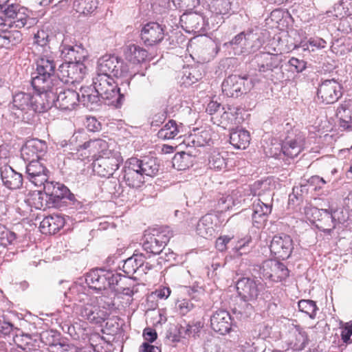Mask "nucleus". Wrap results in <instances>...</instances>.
I'll return each instance as SVG.
<instances>
[{
  "mask_svg": "<svg viewBox=\"0 0 352 352\" xmlns=\"http://www.w3.org/2000/svg\"><path fill=\"white\" fill-rule=\"evenodd\" d=\"M64 295L69 301L74 300L78 302L76 311L83 320L100 324L104 322L109 315L107 309L98 306V298L89 294V289L81 283H75Z\"/></svg>",
  "mask_w": 352,
  "mask_h": 352,
  "instance_id": "f257e3e1",
  "label": "nucleus"
},
{
  "mask_svg": "<svg viewBox=\"0 0 352 352\" xmlns=\"http://www.w3.org/2000/svg\"><path fill=\"white\" fill-rule=\"evenodd\" d=\"M87 150L93 162V170L101 177H109L118 168L122 158L118 151L109 148L108 143L100 139L85 142L81 146Z\"/></svg>",
  "mask_w": 352,
  "mask_h": 352,
  "instance_id": "f03ea898",
  "label": "nucleus"
},
{
  "mask_svg": "<svg viewBox=\"0 0 352 352\" xmlns=\"http://www.w3.org/2000/svg\"><path fill=\"white\" fill-rule=\"evenodd\" d=\"M56 55L50 47H45L36 61V72L32 78V85L36 91H45L56 84L52 79L55 74Z\"/></svg>",
  "mask_w": 352,
  "mask_h": 352,
  "instance_id": "7ed1b4c3",
  "label": "nucleus"
},
{
  "mask_svg": "<svg viewBox=\"0 0 352 352\" xmlns=\"http://www.w3.org/2000/svg\"><path fill=\"white\" fill-rule=\"evenodd\" d=\"M131 82V78L120 80L118 87V82H115L111 76L106 75H96L93 80V85L96 91L101 98L109 100L111 104L116 102L120 104L124 94L120 93V90L126 91Z\"/></svg>",
  "mask_w": 352,
  "mask_h": 352,
  "instance_id": "20e7f679",
  "label": "nucleus"
},
{
  "mask_svg": "<svg viewBox=\"0 0 352 352\" xmlns=\"http://www.w3.org/2000/svg\"><path fill=\"white\" fill-rule=\"evenodd\" d=\"M59 82L44 91L46 111L52 107L63 110H72L79 103L80 94L72 89H63Z\"/></svg>",
  "mask_w": 352,
  "mask_h": 352,
  "instance_id": "39448f33",
  "label": "nucleus"
},
{
  "mask_svg": "<svg viewBox=\"0 0 352 352\" xmlns=\"http://www.w3.org/2000/svg\"><path fill=\"white\" fill-rule=\"evenodd\" d=\"M44 93V91H37L36 94L25 92L15 94L9 106L10 111L17 118L30 110L34 112L45 111Z\"/></svg>",
  "mask_w": 352,
  "mask_h": 352,
  "instance_id": "423d86ee",
  "label": "nucleus"
},
{
  "mask_svg": "<svg viewBox=\"0 0 352 352\" xmlns=\"http://www.w3.org/2000/svg\"><path fill=\"white\" fill-rule=\"evenodd\" d=\"M120 279V276L118 274L102 269H96L87 274L86 285H82L89 289V294H91V290L100 291L118 285Z\"/></svg>",
  "mask_w": 352,
  "mask_h": 352,
  "instance_id": "0eeeda50",
  "label": "nucleus"
},
{
  "mask_svg": "<svg viewBox=\"0 0 352 352\" xmlns=\"http://www.w3.org/2000/svg\"><path fill=\"white\" fill-rule=\"evenodd\" d=\"M128 65L123 60L114 55L106 54L99 58L97 66L96 75L113 76L116 78H131L129 75Z\"/></svg>",
  "mask_w": 352,
  "mask_h": 352,
  "instance_id": "6e6552de",
  "label": "nucleus"
},
{
  "mask_svg": "<svg viewBox=\"0 0 352 352\" xmlns=\"http://www.w3.org/2000/svg\"><path fill=\"white\" fill-rule=\"evenodd\" d=\"M172 236L168 228H154L145 233L142 244L143 249L153 254H159Z\"/></svg>",
  "mask_w": 352,
  "mask_h": 352,
  "instance_id": "1a4fd4ad",
  "label": "nucleus"
},
{
  "mask_svg": "<svg viewBox=\"0 0 352 352\" xmlns=\"http://www.w3.org/2000/svg\"><path fill=\"white\" fill-rule=\"evenodd\" d=\"M87 69L82 62H70L61 64L57 71L59 84L80 82L85 77Z\"/></svg>",
  "mask_w": 352,
  "mask_h": 352,
  "instance_id": "9d476101",
  "label": "nucleus"
},
{
  "mask_svg": "<svg viewBox=\"0 0 352 352\" xmlns=\"http://www.w3.org/2000/svg\"><path fill=\"white\" fill-rule=\"evenodd\" d=\"M252 86L251 80L248 77L231 75L223 80L222 91L228 97L237 98L249 91Z\"/></svg>",
  "mask_w": 352,
  "mask_h": 352,
  "instance_id": "9b49d317",
  "label": "nucleus"
},
{
  "mask_svg": "<svg viewBox=\"0 0 352 352\" xmlns=\"http://www.w3.org/2000/svg\"><path fill=\"white\" fill-rule=\"evenodd\" d=\"M342 85L336 80H325L318 87L317 99L323 104H333L342 96Z\"/></svg>",
  "mask_w": 352,
  "mask_h": 352,
  "instance_id": "f8f14e48",
  "label": "nucleus"
},
{
  "mask_svg": "<svg viewBox=\"0 0 352 352\" xmlns=\"http://www.w3.org/2000/svg\"><path fill=\"white\" fill-rule=\"evenodd\" d=\"M263 285L257 279L244 277L236 283V290L244 301L256 300L263 290Z\"/></svg>",
  "mask_w": 352,
  "mask_h": 352,
  "instance_id": "ddd939ff",
  "label": "nucleus"
},
{
  "mask_svg": "<svg viewBox=\"0 0 352 352\" xmlns=\"http://www.w3.org/2000/svg\"><path fill=\"white\" fill-rule=\"evenodd\" d=\"M180 23L187 32L201 33L214 28L213 24L210 26L208 20L206 21L204 16L197 12L184 13L180 17Z\"/></svg>",
  "mask_w": 352,
  "mask_h": 352,
  "instance_id": "4468645a",
  "label": "nucleus"
},
{
  "mask_svg": "<svg viewBox=\"0 0 352 352\" xmlns=\"http://www.w3.org/2000/svg\"><path fill=\"white\" fill-rule=\"evenodd\" d=\"M260 274L264 278L278 282L289 276V270L283 263L276 260L270 259L262 263L260 267Z\"/></svg>",
  "mask_w": 352,
  "mask_h": 352,
  "instance_id": "2eb2a0df",
  "label": "nucleus"
},
{
  "mask_svg": "<svg viewBox=\"0 0 352 352\" xmlns=\"http://www.w3.org/2000/svg\"><path fill=\"white\" fill-rule=\"evenodd\" d=\"M270 249L271 253L277 258L287 259L294 249L293 240L287 234L276 235L271 241Z\"/></svg>",
  "mask_w": 352,
  "mask_h": 352,
  "instance_id": "dca6fc26",
  "label": "nucleus"
},
{
  "mask_svg": "<svg viewBox=\"0 0 352 352\" xmlns=\"http://www.w3.org/2000/svg\"><path fill=\"white\" fill-rule=\"evenodd\" d=\"M47 150L45 141L38 139L28 140L21 148V155L24 161L30 162L34 160L43 161Z\"/></svg>",
  "mask_w": 352,
  "mask_h": 352,
  "instance_id": "f3484780",
  "label": "nucleus"
},
{
  "mask_svg": "<svg viewBox=\"0 0 352 352\" xmlns=\"http://www.w3.org/2000/svg\"><path fill=\"white\" fill-rule=\"evenodd\" d=\"M49 170L42 161L28 162L26 173L29 181L36 186H43L49 177Z\"/></svg>",
  "mask_w": 352,
  "mask_h": 352,
  "instance_id": "a211bd4d",
  "label": "nucleus"
},
{
  "mask_svg": "<svg viewBox=\"0 0 352 352\" xmlns=\"http://www.w3.org/2000/svg\"><path fill=\"white\" fill-rule=\"evenodd\" d=\"M272 197L270 195L269 201L264 202L261 198L256 199L252 204V223L254 227L262 228L267 220L268 215L272 211Z\"/></svg>",
  "mask_w": 352,
  "mask_h": 352,
  "instance_id": "6ab92c4d",
  "label": "nucleus"
},
{
  "mask_svg": "<svg viewBox=\"0 0 352 352\" xmlns=\"http://www.w3.org/2000/svg\"><path fill=\"white\" fill-rule=\"evenodd\" d=\"M202 325L201 322H197L192 324H186L185 325L176 326L173 331H170L168 338L173 342H180L182 339H188L191 337L195 338L198 336Z\"/></svg>",
  "mask_w": 352,
  "mask_h": 352,
  "instance_id": "aec40b11",
  "label": "nucleus"
},
{
  "mask_svg": "<svg viewBox=\"0 0 352 352\" xmlns=\"http://www.w3.org/2000/svg\"><path fill=\"white\" fill-rule=\"evenodd\" d=\"M342 214V210H336L333 211H329L328 210H323L321 217L319 218L316 226L322 231L330 233L333 230L336 224L342 223L345 221L344 217L340 216Z\"/></svg>",
  "mask_w": 352,
  "mask_h": 352,
  "instance_id": "412c9836",
  "label": "nucleus"
},
{
  "mask_svg": "<svg viewBox=\"0 0 352 352\" xmlns=\"http://www.w3.org/2000/svg\"><path fill=\"white\" fill-rule=\"evenodd\" d=\"M164 29L157 23L151 22L144 25L141 31V38L146 45L152 46L164 38Z\"/></svg>",
  "mask_w": 352,
  "mask_h": 352,
  "instance_id": "4be33fe9",
  "label": "nucleus"
},
{
  "mask_svg": "<svg viewBox=\"0 0 352 352\" xmlns=\"http://www.w3.org/2000/svg\"><path fill=\"white\" fill-rule=\"evenodd\" d=\"M210 325L212 329L225 335L232 329V321L230 314L225 310H219L213 314L210 318Z\"/></svg>",
  "mask_w": 352,
  "mask_h": 352,
  "instance_id": "5701e85b",
  "label": "nucleus"
},
{
  "mask_svg": "<svg viewBox=\"0 0 352 352\" xmlns=\"http://www.w3.org/2000/svg\"><path fill=\"white\" fill-rule=\"evenodd\" d=\"M280 61V58L278 55L266 52L256 54L253 60V62L257 64L258 70L261 73L278 69Z\"/></svg>",
  "mask_w": 352,
  "mask_h": 352,
  "instance_id": "b1692460",
  "label": "nucleus"
},
{
  "mask_svg": "<svg viewBox=\"0 0 352 352\" xmlns=\"http://www.w3.org/2000/svg\"><path fill=\"white\" fill-rule=\"evenodd\" d=\"M257 39L256 34L252 32H242L236 35L230 41L224 43L225 46H232L236 52V54H240L246 52L250 47H252L253 45H250V42Z\"/></svg>",
  "mask_w": 352,
  "mask_h": 352,
  "instance_id": "393cba45",
  "label": "nucleus"
},
{
  "mask_svg": "<svg viewBox=\"0 0 352 352\" xmlns=\"http://www.w3.org/2000/svg\"><path fill=\"white\" fill-rule=\"evenodd\" d=\"M79 102L89 110L97 109L100 104L101 97L91 86L83 87L80 89Z\"/></svg>",
  "mask_w": 352,
  "mask_h": 352,
  "instance_id": "a878e982",
  "label": "nucleus"
},
{
  "mask_svg": "<svg viewBox=\"0 0 352 352\" xmlns=\"http://www.w3.org/2000/svg\"><path fill=\"white\" fill-rule=\"evenodd\" d=\"M137 158H131L125 170L124 179L128 186L138 188L144 182V175L138 169Z\"/></svg>",
  "mask_w": 352,
  "mask_h": 352,
  "instance_id": "bb28decb",
  "label": "nucleus"
},
{
  "mask_svg": "<svg viewBox=\"0 0 352 352\" xmlns=\"http://www.w3.org/2000/svg\"><path fill=\"white\" fill-rule=\"evenodd\" d=\"M1 177L3 184L9 189L16 190L22 186V175L10 166H5L1 168Z\"/></svg>",
  "mask_w": 352,
  "mask_h": 352,
  "instance_id": "cd10ccee",
  "label": "nucleus"
},
{
  "mask_svg": "<svg viewBox=\"0 0 352 352\" xmlns=\"http://www.w3.org/2000/svg\"><path fill=\"white\" fill-rule=\"evenodd\" d=\"M65 224V220L60 214H53L45 217L40 223V230L43 234H54Z\"/></svg>",
  "mask_w": 352,
  "mask_h": 352,
  "instance_id": "c85d7f7f",
  "label": "nucleus"
},
{
  "mask_svg": "<svg viewBox=\"0 0 352 352\" xmlns=\"http://www.w3.org/2000/svg\"><path fill=\"white\" fill-rule=\"evenodd\" d=\"M245 199L243 197V190H234L230 195H223L218 201L217 206L220 212H226L234 206L240 205Z\"/></svg>",
  "mask_w": 352,
  "mask_h": 352,
  "instance_id": "c756f323",
  "label": "nucleus"
},
{
  "mask_svg": "<svg viewBox=\"0 0 352 352\" xmlns=\"http://www.w3.org/2000/svg\"><path fill=\"white\" fill-rule=\"evenodd\" d=\"M124 56L133 64H139L145 60L148 53L146 50L136 44H129L124 47Z\"/></svg>",
  "mask_w": 352,
  "mask_h": 352,
  "instance_id": "7c9ffc66",
  "label": "nucleus"
},
{
  "mask_svg": "<svg viewBox=\"0 0 352 352\" xmlns=\"http://www.w3.org/2000/svg\"><path fill=\"white\" fill-rule=\"evenodd\" d=\"M195 230L197 234L203 238L212 237L215 232L212 216L206 214L202 217L198 221Z\"/></svg>",
  "mask_w": 352,
  "mask_h": 352,
  "instance_id": "2f4dec72",
  "label": "nucleus"
},
{
  "mask_svg": "<svg viewBox=\"0 0 352 352\" xmlns=\"http://www.w3.org/2000/svg\"><path fill=\"white\" fill-rule=\"evenodd\" d=\"M61 55L65 59V63L82 62L85 56L82 54L83 50L78 46L67 45L63 43L60 46Z\"/></svg>",
  "mask_w": 352,
  "mask_h": 352,
  "instance_id": "473e14b6",
  "label": "nucleus"
},
{
  "mask_svg": "<svg viewBox=\"0 0 352 352\" xmlns=\"http://www.w3.org/2000/svg\"><path fill=\"white\" fill-rule=\"evenodd\" d=\"M138 169L144 177H153L159 170V164L156 158L144 157L142 160L137 158Z\"/></svg>",
  "mask_w": 352,
  "mask_h": 352,
  "instance_id": "72a5a7b5",
  "label": "nucleus"
},
{
  "mask_svg": "<svg viewBox=\"0 0 352 352\" xmlns=\"http://www.w3.org/2000/svg\"><path fill=\"white\" fill-rule=\"evenodd\" d=\"M228 153L225 151H213L208 159V165L210 168L221 170L227 166Z\"/></svg>",
  "mask_w": 352,
  "mask_h": 352,
  "instance_id": "f704fd0d",
  "label": "nucleus"
},
{
  "mask_svg": "<svg viewBox=\"0 0 352 352\" xmlns=\"http://www.w3.org/2000/svg\"><path fill=\"white\" fill-rule=\"evenodd\" d=\"M302 143L298 139L291 137L285 138L283 143L282 149L283 153L290 157H296L301 151Z\"/></svg>",
  "mask_w": 352,
  "mask_h": 352,
  "instance_id": "c9c22d12",
  "label": "nucleus"
},
{
  "mask_svg": "<svg viewBox=\"0 0 352 352\" xmlns=\"http://www.w3.org/2000/svg\"><path fill=\"white\" fill-rule=\"evenodd\" d=\"M18 6L14 4H11L4 10L5 14L7 17L15 19L13 21V25L17 28H21L24 27L27 23V17L23 13H21L18 11Z\"/></svg>",
  "mask_w": 352,
  "mask_h": 352,
  "instance_id": "e433bc0d",
  "label": "nucleus"
},
{
  "mask_svg": "<svg viewBox=\"0 0 352 352\" xmlns=\"http://www.w3.org/2000/svg\"><path fill=\"white\" fill-rule=\"evenodd\" d=\"M97 5V0H75L73 8L80 14L87 15L96 10Z\"/></svg>",
  "mask_w": 352,
  "mask_h": 352,
  "instance_id": "4c0bfd02",
  "label": "nucleus"
},
{
  "mask_svg": "<svg viewBox=\"0 0 352 352\" xmlns=\"http://www.w3.org/2000/svg\"><path fill=\"white\" fill-rule=\"evenodd\" d=\"M192 155L186 153H176L172 160L173 166L179 170H185L192 166Z\"/></svg>",
  "mask_w": 352,
  "mask_h": 352,
  "instance_id": "58836bf2",
  "label": "nucleus"
},
{
  "mask_svg": "<svg viewBox=\"0 0 352 352\" xmlns=\"http://www.w3.org/2000/svg\"><path fill=\"white\" fill-rule=\"evenodd\" d=\"M1 43L6 48L14 46L22 41V34L19 31H4L0 35Z\"/></svg>",
  "mask_w": 352,
  "mask_h": 352,
  "instance_id": "ea45409f",
  "label": "nucleus"
},
{
  "mask_svg": "<svg viewBox=\"0 0 352 352\" xmlns=\"http://www.w3.org/2000/svg\"><path fill=\"white\" fill-rule=\"evenodd\" d=\"M230 142L236 148L245 149L250 142V133H229Z\"/></svg>",
  "mask_w": 352,
  "mask_h": 352,
  "instance_id": "a19ab883",
  "label": "nucleus"
},
{
  "mask_svg": "<svg viewBox=\"0 0 352 352\" xmlns=\"http://www.w3.org/2000/svg\"><path fill=\"white\" fill-rule=\"evenodd\" d=\"M348 110L349 107L346 104H341L337 109V116L340 117L339 124L341 131H352V118L349 116V120L344 118V117H348V115L346 114Z\"/></svg>",
  "mask_w": 352,
  "mask_h": 352,
  "instance_id": "79ce46f5",
  "label": "nucleus"
},
{
  "mask_svg": "<svg viewBox=\"0 0 352 352\" xmlns=\"http://www.w3.org/2000/svg\"><path fill=\"white\" fill-rule=\"evenodd\" d=\"M298 308L300 311L307 314L310 318H315L318 308L314 301L301 300L298 302Z\"/></svg>",
  "mask_w": 352,
  "mask_h": 352,
  "instance_id": "37998d69",
  "label": "nucleus"
},
{
  "mask_svg": "<svg viewBox=\"0 0 352 352\" xmlns=\"http://www.w3.org/2000/svg\"><path fill=\"white\" fill-rule=\"evenodd\" d=\"M16 239V234L7 230L4 226H0V245L7 247L14 244Z\"/></svg>",
  "mask_w": 352,
  "mask_h": 352,
  "instance_id": "c03bdc74",
  "label": "nucleus"
},
{
  "mask_svg": "<svg viewBox=\"0 0 352 352\" xmlns=\"http://www.w3.org/2000/svg\"><path fill=\"white\" fill-rule=\"evenodd\" d=\"M324 209H318L312 206H307L304 208L306 218L311 223H316L321 217Z\"/></svg>",
  "mask_w": 352,
  "mask_h": 352,
  "instance_id": "a18cd8bd",
  "label": "nucleus"
},
{
  "mask_svg": "<svg viewBox=\"0 0 352 352\" xmlns=\"http://www.w3.org/2000/svg\"><path fill=\"white\" fill-rule=\"evenodd\" d=\"M192 300H195V296H192L191 299L184 298L177 300L176 305L182 315H186L197 306Z\"/></svg>",
  "mask_w": 352,
  "mask_h": 352,
  "instance_id": "49530a36",
  "label": "nucleus"
},
{
  "mask_svg": "<svg viewBox=\"0 0 352 352\" xmlns=\"http://www.w3.org/2000/svg\"><path fill=\"white\" fill-rule=\"evenodd\" d=\"M240 349L241 352H263L262 341L258 340L255 342H245L240 346Z\"/></svg>",
  "mask_w": 352,
  "mask_h": 352,
  "instance_id": "de8ad7c7",
  "label": "nucleus"
},
{
  "mask_svg": "<svg viewBox=\"0 0 352 352\" xmlns=\"http://www.w3.org/2000/svg\"><path fill=\"white\" fill-rule=\"evenodd\" d=\"M251 241L250 238H247L238 241L237 244L233 248L234 256H240L250 252V248L248 243Z\"/></svg>",
  "mask_w": 352,
  "mask_h": 352,
  "instance_id": "09e8293b",
  "label": "nucleus"
},
{
  "mask_svg": "<svg viewBox=\"0 0 352 352\" xmlns=\"http://www.w3.org/2000/svg\"><path fill=\"white\" fill-rule=\"evenodd\" d=\"M341 338L344 343L352 342V322H346L341 327Z\"/></svg>",
  "mask_w": 352,
  "mask_h": 352,
  "instance_id": "8fccbe9b",
  "label": "nucleus"
},
{
  "mask_svg": "<svg viewBox=\"0 0 352 352\" xmlns=\"http://www.w3.org/2000/svg\"><path fill=\"white\" fill-rule=\"evenodd\" d=\"M85 126L89 132H99L102 129V124L95 117H87Z\"/></svg>",
  "mask_w": 352,
  "mask_h": 352,
  "instance_id": "3c124183",
  "label": "nucleus"
},
{
  "mask_svg": "<svg viewBox=\"0 0 352 352\" xmlns=\"http://www.w3.org/2000/svg\"><path fill=\"white\" fill-rule=\"evenodd\" d=\"M34 40L38 46L43 47V50L45 47H50L47 46V43L49 42V34L46 31L43 30H38L34 36Z\"/></svg>",
  "mask_w": 352,
  "mask_h": 352,
  "instance_id": "603ef678",
  "label": "nucleus"
},
{
  "mask_svg": "<svg viewBox=\"0 0 352 352\" xmlns=\"http://www.w3.org/2000/svg\"><path fill=\"white\" fill-rule=\"evenodd\" d=\"M69 192V189L65 186L59 183L54 191L51 200L56 201L67 197Z\"/></svg>",
  "mask_w": 352,
  "mask_h": 352,
  "instance_id": "864d4df0",
  "label": "nucleus"
},
{
  "mask_svg": "<svg viewBox=\"0 0 352 352\" xmlns=\"http://www.w3.org/2000/svg\"><path fill=\"white\" fill-rule=\"evenodd\" d=\"M135 261L129 258L124 261L122 270L126 275L133 274L138 270Z\"/></svg>",
  "mask_w": 352,
  "mask_h": 352,
  "instance_id": "5fc2aeb1",
  "label": "nucleus"
},
{
  "mask_svg": "<svg viewBox=\"0 0 352 352\" xmlns=\"http://www.w3.org/2000/svg\"><path fill=\"white\" fill-rule=\"evenodd\" d=\"M289 65L294 67L293 72H302L306 68V63L298 58L292 57L289 60Z\"/></svg>",
  "mask_w": 352,
  "mask_h": 352,
  "instance_id": "6e6d98bb",
  "label": "nucleus"
},
{
  "mask_svg": "<svg viewBox=\"0 0 352 352\" xmlns=\"http://www.w3.org/2000/svg\"><path fill=\"white\" fill-rule=\"evenodd\" d=\"M168 0H152V8L156 13H162L168 8Z\"/></svg>",
  "mask_w": 352,
  "mask_h": 352,
  "instance_id": "4d7b16f0",
  "label": "nucleus"
},
{
  "mask_svg": "<svg viewBox=\"0 0 352 352\" xmlns=\"http://www.w3.org/2000/svg\"><path fill=\"white\" fill-rule=\"evenodd\" d=\"M307 182L310 186H314V190H317L323 188L324 184H326L327 182L322 177L314 175L308 179Z\"/></svg>",
  "mask_w": 352,
  "mask_h": 352,
  "instance_id": "13d9d810",
  "label": "nucleus"
},
{
  "mask_svg": "<svg viewBox=\"0 0 352 352\" xmlns=\"http://www.w3.org/2000/svg\"><path fill=\"white\" fill-rule=\"evenodd\" d=\"M231 239L232 237L226 235L219 236L216 241V248L220 252L225 251L227 249V245L231 241Z\"/></svg>",
  "mask_w": 352,
  "mask_h": 352,
  "instance_id": "bf43d9fd",
  "label": "nucleus"
},
{
  "mask_svg": "<svg viewBox=\"0 0 352 352\" xmlns=\"http://www.w3.org/2000/svg\"><path fill=\"white\" fill-rule=\"evenodd\" d=\"M181 8L192 10L199 4V0H173Z\"/></svg>",
  "mask_w": 352,
  "mask_h": 352,
  "instance_id": "052dcab7",
  "label": "nucleus"
},
{
  "mask_svg": "<svg viewBox=\"0 0 352 352\" xmlns=\"http://www.w3.org/2000/svg\"><path fill=\"white\" fill-rule=\"evenodd\" d=\"M204 349L206 352H220L221 347L219 344V340L217 339L207 340L204 344Z\"/></svg>",
  "mask_w": 352,
  "mask_h": 352,
  "instance_id": "680f3d73",
  "label": "nucleus"
},
{
  "mask_svg": "<svg viewBox=\"0 0 352 352\" xmlns=\"http://www.w3.org/2000/svg\"><path fill=\"white\" fill-rule=\"evenodd\" d=\"M59 183L58 182H48V179L46 182H45L43 186V189L47 196L50 197V199H51V197L53 195L54 191H55V189L56 188V186Z\"/></svg>",
  "mask_w": 352,
  "mask_h": 352,
  "instance_id": "e2e57ef3",
  "label": "nucleus"
},
{
  "mask_svg": "<svg viewBox=\"0 0 352 352\" xmlns=\"http://www.w3.org/2000/svg\"><path fill=\"white\" fill-rule=\"evenodd\" d=\"M143 336L145 340L153 342L157 338V333L155 330L151 329H145L143 333Z\"/></svg>",
  "mask_w": 352,
  "mask_h": 352,
  "instance_id": "0e129e2a",
  "label": "nucleus"
},
{
  "mask_svg": "<svg viewBox=\"0 0 352 352\" xmlns=\"http://www.w3.org/2000/svg\"><path fill=\"white\" fill-rule=\"evenodd\" d=\"M139 352H161L160 349L148 342H144L140 347Z\"/></svg>",
  "mask_w": 352,
  "mask_h": 352,
  "instance_id": "69168bd1",
  "label": "nucleus"
},
{
  "mask_svg": "<svg viewBox=\"0 0 352 352\" xmlns=\"http://www.w3.org/2000/svg\"><path fill=\"white\" fill-rule=\"evenodd\" d=\"M166 131H169V132H178L179 129H177L175 121L172 120H169L168 123L159 130V132Z\"/></svg>",
  "mask_w": 352,
  "mask_h": 352,
  "instance_id": "338daca9",
  "label": "nucleus"
},
{
  "mask_svg": "<svg viewBox=\"0 0 352 352\" xmlns=\"http://www.w3.org/2000/svg\"><path fill=\"white\" fill-rule=\"evenodd\" d=\"M311 46L316 47L318 49L324 48L326 46V41L320 38H310L308 41Z\"/></svg>",
  "mask_w": 352,
  "mask_h": 352,
  "instance_id": "774afa93",
  "label": "nucleus"
}]
</instances>
